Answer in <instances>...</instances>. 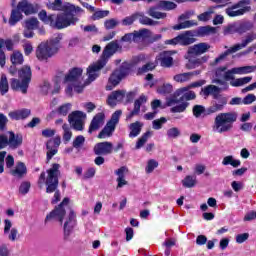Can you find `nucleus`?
Masks as SVG:
<instances>
[{
    "label": "nucleus",
    "instance_id": "31",
    "mask_svg": "<svg viewBox=\"0 0 256 256\" xmlns=\"http://www.w3.org/2000/svg\"><path fill=\"white\" fill-rule=\"evenodd\" d=\"M219 93H221V89L215 85H208L202 89V95H204V97L212 95L214 99H217V97H219Z\"/></svg>",
    "mask_w": 256,
    "mask_h": 256
},
{
    "label": "nucleus",
    "instance_id": "47",
    "mask_svg": "<svg viewBox=\"0 0 256 256\" xmlns=\"http://www.w3.org/2000/svg\"><path fill=\"white\" fill-rule=\"evenodd\" d=\"M202 85H205V82H203V81L193 82L188 87L179 88L177 90V95H181V94L189 91V89H193L195 87H202Z\"/></svg>",
    "mask_w": 256,
    "mask_h": 256
},
{
    "label": "nucleus",
    "instance_id": "24",
    "mask_svg": "<svg viewBox=\"0 0 256 256\" xmlns=\"http://www.w3.org/2000/svg\"><path fill=\"white\" fill-rule=\"evenodd\" d=\"M75 212L73 210L70 211L65 223H64V236L69 237L71 235V231H73V227H75Z\"/></svg>",
    "mask_w": 256,
    "mask_h": 256
},
{
    "label": "nucleus",
    "instance_id": "61",
    "mask_svg": "<svg viewBox=\"0 0 256 256\" xmlns=\"http://www.w3.org/2000/svg\"><path fill=\"white\" fill-rule=\"evenodd\" d=\"M72 104L66 103L58 108L59 115H63V117L67 116L69 111H71Z\"/></svg>",
    "mask_w": 256,
    "mask_h": 256
},
{
    "label": "nucleus",
    "instance_id": "20",
    "mask_svg": "<svg viewBox=\"0 0 256 256\" xmlns=\"http://www.w3.org/2000/svg\"><path fill=\"white\" fill-rule=\"evenodd\" d=\"M103 125H105V113L100 112L93 117L88 129V133L98 131V129H101Z\"/></svg>",
    "mask_w": 256,
    "mask_h": 256
},
{
    "label": "nucleus",
    "instance_id": "17",
    "mask_svg": "<svg viewBox=\"0 0 256 256\" xmlns=\"http://www.w3.org/2000/svg\"><path fill=\"white\" fill-rule=\"evenodd\" d=\"M175 51H163L157 57L156 61H159L161 67H173V55Z\"/></svg>",
    "mask_w": 256,
    "mask_h": 256
},
{
    "label": "nucleus",
    "instance_id": "53",
    "mask_svg": "<svg viewBox=\"0 0 256 256\" xmlns=\"http://www.w3.org/2000/svg\"><path fill=\"white\" fill-rule=\"evenodd\" d=\"M181 136V130L177 127H172L167 130L168 139H177V137Z\"/></svg>",
    "mask_w": 256,
    "mask_h": 256
},
{
    "label": "nucleus",
    "instance_id": "5",
    "mask_svg": "<svg viewBox=\"0 0 256 256\" xmlns=\"http://www.w3.org/2000/svg\"><path fill=\"white\" fill-rule=\"evenodd\" d=\"M18 76H19V79L21 80L17 78H12L10 80L11 89H13V91H20L25 95V93H27V90L29 89V83H31V77H32L31 67L23 66L18 71Z\"/></svg>",
    "mask_w": 256,
    "mask_h": 256
},
{
    "label": "nucleus",
    "instance_id": "34",
    "mask_svg": "<svg viewBox=\"0 0 256 256\" xmlns=\"http://www.w3.org/2000/svg\"><path fill=\"white\" fill-rule=\"evenodd\" d=\"M222 165H224L225 167H227V165H231V167L237 169V167H241V160L235 159L233 155H228L223 158Z\"/></svg>",
    "mask_w": 256,
    "mask_h": 256
},
{
    "label": "nucleus",
    "instance_id": "51",
    "mask_svg": "<svg viewBox=\"0 0 256 256\" xmlns=\"http://www.w3.org/2000/svg\"><path fill=\"white\" fill-rule=\"evenodd\" d=\"M39 26V20L37 18H30L24 22V29H37Z\"/></svg>",
    "mask_w": 256,
    "mask_h": 256
},
{
    "label": "nucleus",
    "instance_id": "26",
    "mask_svg": "<svg viewBox=\"0 0 256 256\" xmlns=\"http://www.w3.org/2000/svg\"><path fill=\"white\" fill-rule=\"evenodd\" d=\"M17 9L25 15H33L37 13V9H35V6H33V4L29 3V1L27 0L19 2L17 5Z\"/></svg>",
    "mask_w": 256,
    "mask_h": 256
},
{
    "label": "nucleus",
    "instance_id": "23",
    "mask_svg": "<svg viewBox=\"0 0 256 256\" xmlns=\"http://www.w3.org/2000/svg\"><path fill=\"white\" fill-rule=\"evenodd\" d=\"M178 37V45H192V43L195 42V32L188 30L185 31L184 33L180 34L177 36Z\"/></svg>",
    "mask_w": 256,
    "mask_h": 256
},
{
    "label": "nucleus",
    "instance_id": "55",
    "mask_svg": "<svg viewBox=\"0 0 256 256\" xmlns=\"http://www.w3.org/2000/svg\"><path fill=\"white\" fill-rule=\"evenodd\" d=\"M159 167V162H157L154 159H151L148 161L145 171L146 173H153V171H155V169H157Z\"/></svg>",
    "mask_w": 256,
    "mask_h": 256
},
{
    "label": "nucleus",
    "instance_id": "30",
    "mask_svg": "<svg viewBox=\"0 0 256 256\" xmlns=\"http://www.w3.org/2000/svg\"><path fill=\"white\" fill-rule=\"evenodd\" d=\"M46 7L51 11H67V8H65V3L63 4L62 0H54L53 2L48 0L46 1Z\"/></svg>",
    "mask_w": 256,
    "mask_h": 256
},
{
    "label": "nucleus",
    "instance_id": "9",
    "mask_svg": "<svg viewBox=\"0 0 256 256\" xmlns=\"http://www.w3.org/2000/svg\"><path fill=\"white\" fill-rule=\"evenodd\" d=\"M121 115H123V112L121 110H117L112 114L111 119L98 134V139H109V137H113V133H115V129L119 124V119H121Z\"/></svg>",
    "mask_w": 256,
    "mask_h": 256
},
{
    "label": "nucleus",
    "instance_id": "8",
    "mask_svg": "<svg viewBox=\"0 0 256 256\" xmlns=\"http://www.w3.org/2000/svg\"><path fill=\"white\" fill-rule=\"evenodd\" d=\"M23 145V135L15 134L13 131L7 133V136L0 135V149L9 147L10 149H19Z\"/></svg>",
    "mask_w": 256,
    "mask_h": 256
},
{
    "label": "nucleus",
    "instance_id": "33",
    "mask_svg": "<svg viewBox=\"0 0 256 256\" xmlns=\"http://www.w3.org/2000/svg\"><path fill=\"white\" fill-rule=\"evenodd\" d=\"M141 129H143V123L136 121L134 123H131L129 125V137L133 138V137H137L138 135L141 134Z\"/></svg>",
    "mask_w": 256,
    "mask_h": 256
},
{
    "label": "nucleus",
    "instance_id": "35",
    "mask_svg": "<svg viewBox=\"0 0 256 256\" xmlns=\"http://www.w3.org/2000/svg\"><path fill=\"white\" fill-rule=\"evenodd\" d=\"M10 61L12 65H23V62L25 61L23 53L19 50H15L10 56Z\"/></svg>",
    "mask_w": 256,
    "mask_h": 256
},
{
    "label": "nucleus",
    "instance_id": "49",
    "mask_svg": "<svg viewBox=\"0 0 256 256\" xmlns=\"http://www.w3.org/2000/svg\"><path fill=\"white\" fill-rule=\"evenodd\" d=\"M9 91V82L7 81V76L2 75L0 79V92L1 95H5Z\"/></svg>",
    "mask_w": 256,
    "mask_h": 256
},
{
    "label": "nucleus",
    "instance_id": "3",
    "mask_svg": "<svg viewBox=\"0 0 256 256\" xmlns=\"http://www.w3.org/2000/svg\"><path fill=\"white\" fill-rule=\"evenodd\" d=\"M237 119H239V113L236 111L220 112L214 118L212 131L220 134L229 133L237 123Z\"/></svg>",
    "mask_w": 256,
    "mask_h": 256
},
{
    "label": "nucleus",
    "instance_id": "29",
    "mask_svg": "<svg viewBox=\"0 0 256 256\" xmlns=\"http://www.w3.org/2000/svg\"><path fill=\"white\" fill-rule=\"evenodd\" d=\"M217 28L212 26H201L194 33V37H209V35H215Z\"/></svg>",
    "mask_w": 256,
    "mask_h": 256
},
{
    "label": "nucleus",
    "instance_id": "59",
    "mask_svg": "<svg viewBox=\"0 0 256 256\" xmlns=\"http://www.w3.org/2000/svg\"><path fill=\"white\" fill-rule=\"evenodd\" d=\"M74 149H80V147H83L85 145V137L83 135L77 136L73 143H72Z\"/></svg>",
    "mask_w": 256,
    "mask_h": 256
},
{
    "label": "nucleus",
    "instance_id": "10",
    "mask_svg": "<svg viewBox=\"0 0 256 256\" xmlns=\"http://www.w3.org/2000/svg\"><path fill=\"white\" fill-rule=\"evenodd\" d=\"M251 0H241L236 4L225 9L226 15L228 17H241L245 15V13H249L251 11Z\"/></svg>",
    "mask_w": 256,
    "mask_h": 256
},
{
    "label": "nucleus",
    "instance_id": "45",
    "mask_svg": "<svg viewBox=\"0 0 256 256\" xmlns=\"http://www.w3.org/2000/svg\"><path fill=\"white\" fill-rule=\"evenodd\" d=\"M47 149V161H51L54 155H57V148L53 147V141L49 140L46 144Z\"/></svg>",
    "mask_w": 256,
    "mask_h": 256
},
{
    "label": "nucleus",
    "instance_id": "46",
    "mask_svg": "<svg viewBox=\"0 0 256 256\" xmlns=\"http://www.w3.org/2000/svg\"><path fill=\"white\" fill-rule=\"evenodd\" d=\"M157 93L160 95H169V93H173V85L166 83L162 86H159L157 89Z\"/></svg>",
    "mask_w": 256,
    "mask_h": 256
},
{
    "label": "nucleus",
    "instance_id": "60",
    "mask_svg": "<svg viewBox=\"0 0 256 256\" xmlns=\"http://www.w3.org/2000/svg\"><path fill=\"white\" fill-rule=\"evenodd\" d=\"M188 105L189 104H187L186 102H182L179 105L173 106L171 108V113H183L187 109Z\"/></svg>",
    "mask_w": 256,
    "mask_h": 256
},
{
    "label": "nucleus",
    "instance_id": "28",
    "mask_svg": "<svg viewBox=\"0 0 256 256\" xmlns=\"http://www.w3.org/2000/svg\"><path fill=\"white\" fill-rule=\"evenodd\" d=\"M10 175L21 179L24 175H27V166H25L23 162H18L16 166L10 170Z\"/></svg>",
    "mask_w": 256,
    "mask_h": 256
},
{
    "label": "nucleus",
    "instance_id": "62",
    "mask_svg": "<svg viewBox=\"0 0 256 256\" xmlns=\"http://www.w3.org/2000/svg\"><path fill=\"white\" fill-rule=\"evenodd\" d=\"M155 69V63H147L138 69V75H143V73H148V71H153Z\"/></svg>",
    "mask_w": 256,
    "mask_h": 256
},
{
    "label": "nucleus",
    "instance_id": "54",
    "mask_svg": "<svg viewBox=\"0 0 256 256\" xmlns=\"http://www.w3.org/2000/svg\"><path fill=\"white\" fill-rule=\"evenodd\" d=\"M149 137H151V132H146L141 138L138 139L135 149H141V147L147 143Z\"/></svg>",
    "mask_w": 256,
    "mask_h": 256
},
{
    "label": "nucleus",
    "instance_id": "14",
    "mask_svg": "<svg viewBox=\"0 0 256 256\" xmlns=\"http://www.w3.org/2000/svg\"><path fill=\"white\" fill-rule=\"evenodd\" d=\"M127 75V69L119 68L115 70L109 78L108 85H106L107 91H112L114 87H117L121 83V79Z\"/></svg>",
    "mask_w": 256,
    "mask_h": 256
},
{
    "label": "nucleus",
    "instance_id": "11",
    "mask_svg": "<svg viewBox=\"0 0 256 256\" xmlns=\"http://www.w3.org/2000/svg\"><path fill=\"white\" fill-rule=\"evenodd\" d=\"M79 22V18L64 12L57 15L56 21L52 24V27H56V29H65L67 27H71V25H75Z\"/></svg>",
    "mask_w": 256,
    "mask_h": 256
},
{
    "label": "nucleus",
    "instance_id": "52",
    "mask_svg": "<svg viewBox=\"0 0 256 256\" xmlns=\"http://www.w3.org/2000/svg\"><path fill=\"white\" fill-rule=\"evenodd\" d=\"M62 129L64 131V134H63V141L65 143H69V141H71V138L73 137V133L71 132V129L69 128V125L67 124H64L62 126Z\"/></svg>",
    "mask_w": 256,
    "mask_h": 256
},
{
    "label": "nucleus",
    "instance_id": "16",
    "mask_svg": "<svg viewBox=\"0 0 256 256\" xmlns=\"http://www.w3.org/2000/svg\"><path fill=\"white\" fill-rule=\"evenodd\" d=\"M196 56L194 54H189L187 52L184 56V59H187L188 63L186 64V67L188 69H197V67H200V65H203V63H207L209 57L203 56L201 58H195Z\"/></svg>",
    "mask_w": 256,
    "mask_h": 256
},
{
    "label": "nucleus",
    "instance_id": "7",
    "mask_svg": "<svg viewBox=\"0 0 256 256\" xmlns=\"http://www.w3.org/2000/svg\"><path fill=\"white\" fill-rule=\"evenodd\" d=\"M256 39V33L252 32L249 33L245 39L242 40L241 43L235 44L234 46L230 47L228 50H226L224 53L220 54L217 58H215L214 63L215 65H219V63H223V61L227 60V57L231 55V53H237V51H241V49H245L247 45L250 43H253Z\"/></svg>",
    "mask_w": 256,
    "mask_h": 256
},
{
    "label": "nucleus",
    "instance_id": "15",
    "mask_svg": "<svg viewBox=\"0 0 256 256\" xmlns=\"http://www.w3.org/2000/svg\"><path fill=\"white\" fill-rule=\"evenodd\" d=\"M5 237H7L8 241H11L14 243V241H17L19 239V229L16 227H13V222L9 219L4 220V231H3Z\"/></svg>",
    "mask_w": 256,
    "mask_h": 256
},
{
    "label": "nucleus",
    "instance_id": "40",
    "mask_svg": "<svg viewBox=\"0 0 256 256\" xmlns=\"http://www.w3.org/2000/svg\"><path fill=\"white\" fill-rule=\"evenodd\" d=\"M158 8L163 11H173V9H177V4L167 0H160L158 2Z\"/></svg>",
    "mask_w": 256,
    "mask_h": 256
},
{
    "label": "nucleus",
    "instance_id": "6",
    "mask_svg": "<svg viewBox=\"0 0 256 256\" xmlns=\"http://www.w3.org/2000/svg\"><path fill=\"white\" fill-rule=\"evenodd\" d=\"M59 51V38L55 41L42 42L36 49V57L38 61H49L51 57L57 55Z\"/></svg>",
    "mask_w": 256,
    "mask_h": 256
},
{
    "label": "nucleus",
    "instance_id": "64",
    "mask_svg": "<svg viewBox=\"0 0 256 256\" xmlns=\"http://www.w3.org/2000/svg\"><path fill=\"white\" fill-rule=\"evenodd\" d=\"M0 256H11V249H9V245L7 244L0 245Z\"/></svg>",
    "mask_w": 256,
    "mask_h": 256
},
{
    "label": "nucleus",
    "instance_id": "19",
    "mask_svg": "<svg viewBox=\"0 0 256 256\" xmlns=\"http://www.w3.org/2000/svg\"><path fill=\"white\" fill-rule=\"evenodd\" d=\"M210 49L211 45H209V43L201 42L189 47L187 53H189V55H194L197 57L199 55L207 53V51H209Z\"/></svg>",
    "mask_w": 256,
    "mask_h": 256
},
{
    "label": "nucleus",
    "instance_id": "12",
    "mask_svg": "<svg viewBox=\"0 0 256 256\" xmlns=\"http://www.w3.org/2000/svg\"><path fill=\"white\" fill-rule=\"evenodd\" d=\"M65 205H69V198H64L62 203L46 216L45 221L55 219L56 221L63 223V219H65Z\"/></svg>",
    "mask_w": 256,
    "mask_h": 256
},
{
    "label": "nucleus",
    "instance_id": "36",
    "mask_svg": "<svg viewBox=\"0 0 256 256\" xmlns=\"http://www.w3.org/2000/svg\"><path fill=\"white\" fill-rule=\"evenodd\" d=\"M147 15L153 19H165V17H167V13L160 12L158 6L150 7L147 10Z\"/></svg>",
    "mask_w": 256,
    "mask_h": 256
},
{
    "label": "nucleus",
    "instance_id": "39",
    "mask_svg": "<svg viewBox=\"0 0 256 256\" xmlns=\"http://www.w3.org/2000/svg\"><path fill=\"white\" fill-rule=\"evenodd\" d=\"M238 26V33L243 35V33H247V31H251L253 29V22L251 21H243L236 23Z\"/></svg>",
    "mask_w": 256,
    "mask_h": 256
},
{
    "label": "nucleus",
    "instance_id": "22",
    "mask_svg": "<svg viewBox=\"0 0 256 256\" xmlns=\"http://www.w3.org/2000/svg\"><path fill=\"white\" fill-rule=\"evenodd\" d=\"M200 74H201L200 70L176 74L173 76V81H175L176 83H187L191 81V79L194 78L196 75H200Z\"/></svg>",
    "mask_w": 256,
    "mask_h": 256
},
{
    "label": "nucleus",
    "instance_id": "38",
    "mask_svg": "<svg viewBox=\"0 0 256 256\" xmlns=\"http://www.w3.org/2000/svg\"><path fill=\"white\" fill-rule=\"evenodd\" d=\"M253 80V77L251 76H246L243 78H238V79H233L230 81V85L232 87H243V85H247V83H251Z\"/></svg>",
    "mask_w": 256,
    "mask_h": 256
},
{
    "label": "nucleus",
    "instance_id": "58",
    "mask_svg": "<svg viewBox=\"0 0 256 256\" xmlns=\"http://www.w3.org/2000/svg\"><path fill=\"white\" fill-rule=\"evenodd\" d=\"M165 123H167V118L161 117L160 119H156L152 122V127L156 131H159V129H161Z\"/></svg>",
    "mask_w": 256,
    "mask_h": 256
},
{
    "label": "nucleus",
    "instance_id": "44",
    "mask_svg": "<svg viewBox=\"0 0 256 256\" xmlns=\"http://www.w3.org/2000/svg\"><path fill=\"white\" fill-rule=\"evenodd\" d=\"M197 184V178L195 176L188 175L182 180L183 187H187L191 189V187H195Z\"/></svg>",
    "mask_w": 256,
    "mask_h": 256
},
{
    "label": "nucleus",
    "instance_id": "57",
    "mask_svg": "<svg viewBox=\"0 0 256 256\" xmlns=\"http://www.w3.org/2000/svg\"><path fill=\"white\" fill-rule=\"evenodd\" d=\"M203 113H205V115H207V110L205 109V106L203 105H195L193 107V115L194 117H201V115H203Z\"/></svg>",
    "mask_w": 256,
    "mask_h": 256
},
{
    "label": "nucleus",
    "instance_id": "56",
    "mask_svg": "<svg viewBox=\"0 0 256 256\" xmlns=\"http://www.w3.org/2000/svg\"><path fill=\"white\" fill-rule=\"evenodd\" d=\"M109 16V10H98L93 13L92 19L93 21H97L99 19H104V17Z\"/></svg>",
    "mask_w": 256,
    "mask_h": 256
},
{
    "label": "nucleus",
    "instance_id": "37",
    "mask_svg": "<svg viewBox=\"0 0 256 256\" xmlns=\"http://www.w3.org/2000/svg\"><path fill=\"white\" fill-rule=\"evenodd\" d=\"M38 17L40 21H42L46 25H51V27H53L55 15H47V11L41 10L38 14Z\"/></svg>",
    "mask_w": 256,
    "mask_h": 256
},
{
    "label": "nucleus",
    "instance_id": "42",
    "mask_svg": "<svg viewBox=\"0 0 256 256\" xmlns=\"http://www.w3.org/2000/svg\"><path fill=\"white\" fill-rule=\"evenodd\" d=\"M255 69V66L236 67L233 68V73H236V75H247L249 73H253Z\"/></svg>",
    "mask_w": 256,
    "mask_h": 256
},
{
    "label": "nucleus",
    "instance_id": "4",
    "mask_svg": "<svg viewBox=\"0 0 256 256\" xmlns=\"http://www.w3.org/2000/svg\"><path fill=\"white\" fill-rule=\"evenodd\" d=\"M59 169H61V165L53 164L50 169L47 170V177L45 178V172L40 174L38 185L39 187H43V183H45L46 193H55L57 187H59Z\"/></svg>",
    "mask_w": 256,
    "mask_h": 256
},
{
    "label": "nucleus",
    "instance_id": "21",
    "mask_svg": "<svg viewBox=\"0 0 256 256\" xmlns=\"http://www.w3.org/2000/svg\"><path fill=\"white\" fill-rule=\"evenodd\" d=\"M225 105H227V99L225 98L213 101L211 106L206 109V115H213L214 113L223 111V109H225Z\"/></svg>",
    "mask_w": 256,
    "mask_h": 256
},
{
    "label": "nucleus",
    "instance_id": "50",
    "mask_svg": "<svg viewBox=\"0 0 256 256\" xmlns=\"http://www.w3.org/2000/svg\"><path fill=\"white\" fill-rule=\"evenodd\" d=\"M65 9L68 13H76V15H81L83 13V10L79 6H75L71 3H65Z\"/></svg>",
    "mask_w": 256,
    "mask_h": 256
},
{
    "label": "nucleus",
    "instance_id": "43",
    "mask_svg": "<svg viewBox=\"0 0 256 256\" xmlns=\"http://www.w3.org/2000/svg\"><path fill=\"white\" fill-rule=\"evenodd\" d=\"M136 16H137L139 23H141V25L153 26L156 24L155 21H153V19L145 16V14H143V13H136Z\"/></svg>",
    "mask_w": 256,
    "mask_h": 256
},
{
    "label": "nucleus",
    "instance_id": "13",
    "mask_svg": "<svg viewBox=\"0 0 256 256\" xmlns=\"http://www.w3.org/2000/svg\"><path fill=\"white\" fill-rule=\"evenodd\" d=\"M87 115L81 111L72 112L69 116V123L76 131H83V125Z\"/></svg>",
    "mask_w": 256,
    "mask_h": 256
},
{
    "label": "nucleus",
    "instance_id": "18",
    "mask_svg": "<svg viewBox=\"0 0 256 256\" xmlns=\"http://www.w3.org/2000/svg\"><path fill=\"white\" fill-rule=\"evenodd\" d=\"M95 155H111L113 153V143L105 141L99 142L93 149Z\"/></svg>",
    "mask_w": 256,
    "mask_h": 256
},
{
    "label": "nucleus",
    "instance_id": "48",
    "mask_svg": "<svg viewBox=\"0 0 256 256\" xmlns=\"http://www.w3.org/2000/svg\"><path fill=\"white\" fill-rule=\"evenodd\" d=\"M179 95L181 94H177V90H176L173 96H170L166 99V105L168 107H174V105H178V103H181V98L180 99L177 98L179 97Z\"/></svg>",
    "mask_w": 256,
    "mask_h": 256
},
{
    "label": "nucleus",
    "instance_id": "2",
    "mask_svg": "<svg viewBox=\"0 0 256 256\" xmlns=\"http://www.w3.org/2000/svg\"><path fill=\"white\" fill-rule=\"evenodd\" d=\"M123 47L119 45V41L114 40L110 43H108L103 52L101 58L94 64L90 65L87 69V75L88 80L90 82L95 81L97 77H99L100 71L103 69L105 65H107V62L109 59H111V56L117 53V51H121Z\"/></svg>",
    "mask_w": 256,
    "mask_h": 256
},
{
    "label": "nucleus",
    "instance_id": "32",
    "mask_svg": "<svg viewBox=\"0 0 256 256\" xmlns=\"http://www.w3.org/2000/svg\"><path fill=\"white\" fill-rule=\"evenodd\" d=\"M21 19H23V14L20 12L19 9L14 8L11 11V15L8 20V23L11 27H15V25H17V23H19V21H21Z\"/></svg>",
    "mask_w": 256,
    "mask_h": 256
},
{
    "label": "nucleus",
    "instance_id": "63",
    "mask_svg": "<svg viewBox=\"0 0 256 256\" xmlns=\"http://www.w3.org/2000/svg\"><path fill=\"white\" fill-rule=\"evenodd\" d=\"M213 15V11H207L197 16L198 21L207 22L210 21Z\"/></svg>",
    "mask_w": 256,
    "mask_h": 256
},
{
    "label": "nucleus",
    "instance_id": "27",
    "mask_svg": "<svg viewBox=\"0 0 256 256\" xmlns=\"http://www.w3.org/2000/svg\"><path fill=\"white\" fill-rule=\"evenodd\" d=\"M29 115H31V110L21 109L9 112L8 117H10V119L13 121H21V119H27Z\"/></svg>",
    "mask_w": 256,
    "mask_h": 256
},
{
    "label": "nucleus",
    "instance_id": "41",
    "mask_svg": "<svg viewBox=\"0 0 256 256\" xmlns=\"http://www.w3.org/2000/svg\"><path fill=\"white\" fill-rule=\"evenodd\" d=\"M195 26H197V22H195V20H187V21L181 22L180 24L174 25L173 29L174 31H181V29H189Z\"/></svg>",
    "mask_w": 256,
    "mask_h": 256
},
{
    "label": "nucleus",
    "instance_id": "25",
    "mask_svg": "<svg viewBox=\"0 0 256 256\" xmlns=\"http://www.w3.org/2000/svg\"><path fill=\"white\" fill-rule=\"evenodd\" d=\"M123 99H125V91L117 90L112 92V95L108 96L107 103L110 107H115V105L121 103Z\"/></svg>",
    "mask_w": 256,
    "mask_h": 256
},
{
    "label": "nucleus",
    "instance_id": "1",
    "mask_svg": "<svg viewBox=\"0 0 256 256\" xmlns=\"http://www.w3.org/2000/svg\"><path fill=\"white\" fill-rule=\"evenodd\" d=\"M61 85H65V93L68 97H73V91L75 93H83L85 89V83H83V69L72 68L67 74L58 72L54 78V89L52 93H59L61 91Z\"/></svg>",
    "mask_w": 256,
    "mask_h": 256
}]
</instances>
